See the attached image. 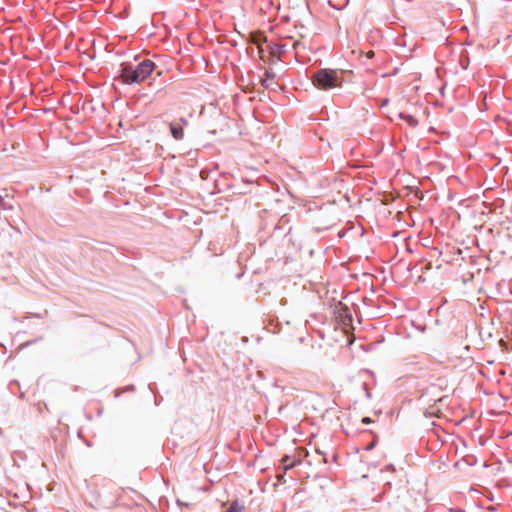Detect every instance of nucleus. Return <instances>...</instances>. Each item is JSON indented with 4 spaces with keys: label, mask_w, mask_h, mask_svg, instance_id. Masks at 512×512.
Here are the masks:
<instances>
[{
    "label": "nucleus",
    "mask_w": 512,
    "mask_h": 512,
    "mask_svg": "<svg viewBox=\"0 0 512 512\" xmlns=\"http://www.w3.org/2000/svg\"><path fill=\"white\" fill-rule=\"evenodd\" d=\"M170 131L175 140H182L184 138V129L182 125L170 123Z\"/></svg>",
    "instance_id": "3"
},
{
    "label": "nucleus",
    "mask_w": 512,
    "mask_h": 512,
    "mask_svg": "<svg viewBox=\"0 0 512 512\" xmlns=\"http://www.w3.org/2000/svg\"><path fill=\"white\" fill-rule=\"evenodd\" d=\"M266 41V39L261 35V34H257V35H253L252 36V41L257 44V47H258V50H259V53L261 54L263 52V47L261 45V41Z\"/></svg>",
    "instance_id": "6"
},
{
    "label": "nucleus",
    "mask_w": 512,
    "mask_h": 512,
    "mask_svg": "<svg viewBox=\"0 0 512 512\" xmlns=\"http://www.w3.org/2000/svg\"><path fill=\"white\" fill-rule=\"evenodd\" d=\"M346 318H347V322H351V317L346 315Z\"/></svg>",
    "instance_id": "14"
},
{
    "label": "nucleus",
    "mask_w": 512,
    "mask_h": 512,
    "mask_svg": "<svg viewBox=\"0 0 512 512\" xmlns=\"http://www.w3.org/2000/svg\"><path fill=\"white\" fill-rule=\"evenodd\" d=\"M155 68L154 62L144 60L137 67L125 66L121 72V78L125 84L141 83L146 80Z\"/></svg>",
    "instance_id": "1"
},
{
    "label": "nucleus",
    "mask_w": 512,
    "mask_h": 512,
    "mask_svg": "<svg viewBox=\"0 0 512 512\" xmlns=\"http://www.w3.org/2000/svg\"><path fill=\"white\" fill-rule=\"evenodd\" d=\"M366 57L371 59L374 57V51L373 50H369L368 52H366Z\"/></svg>",
    "instance_id": "10"
},
{
    "label": "nucleus",
    "mask_w": 512,
    "mask_h": 512,
    "mask_svg": "<svg viewBox=\"0 0 512 512\" xmlns=\"http://www.w3.org/2000/svg\"><path fill=\"white\" fill-rule=\"evenodd\" d=\"M181 123H182L183 125H188V121H187L186 119H181Z\"/></svg>",
    "instance_id": "13"
},
{
    "label": "nucleus",
    "mask_w": 512,
    "mask_h": 512,
    "mask_svg": "<svg viewBox=\"0 0 512 512\" xmlns=\"http://www.w3.org/2000/svg\"><path fill=\"white\" fill-rule=\"evenodd\" d=\"M371 422H372V420H371V418H369V417H364V418L362 419V423H364V424H370Z\"/></svg>",
    "instance_id": "11"
},
{
    "label": "nucleus",
    "mask_w": 512,
    "mask_h": 512,
    "mask_svg": "<svg viewBox=\"0 0 512 512\" xmlns=\"http://www.w3.org/2000/svg\"><path fill=\"white\" fill-rule=\"evenodd\" d=\"M241 510L242 508L236 502H234L225 512H241Z\"/></svg>",
    "instance_id": "8"
},
{
    "label": "nucleus",
    "mask_w": 512,
    "mask_h": 512,
    "mask_svg": "<svg viewBox=\"0 0 512 512\" xmlns=\"http://www.w3.org/2000/svg\"><path fill=\"white\" fill-rule=\"evenodd\" d=\"M400 118L403 119L410 127H415L418 124V120L412 115L400 113Z\"/></svg>",
    "instance_id": "5"
},
{
    "label": "nucleus",
    "mask_w": 512,
    "mask_h": 512,
    "mask_svg": "<svg viewBox=\"0 0 512 512\" xmlns=\"http://www.w3.org/2000/svg\"><path fill=\"white\" fill-rule=\"evenodd\" d=\"M299 46H301V43H300V42H298V41L294 42V44H293V48H294L295 50H297V48H298Z\"/></svg>",
    "instance_id": "12"
},
{
    "label": "nucleus",
    "mask_w": 512,
    "mask_h": 512,
    "mask_svg": "<svg viewBox=\"0 0 512 512\" xmlns=\"http://www.w3.org/2000/svg\"><path fill=\"white\" fill-rule=\"evenodd\" d=\"M275 49H276V50H274V48H271V50H272L271 52H272L273 54H276V53H277V54H278V56H280V55H281V53H282V52H283V50H284V46H276V47H275Z\"/></svg>",
    "instance_id": "9"
},
{
    "label": "nucleus",
    "mask_w": 512,
    "mask_h": 512,
    "mask_svg": "<svg viewBox=\"0 0 512 512\" xmlns=\"http://www.w3.org/2000/svg\"><path fill=\"white\" fill-rule=\"evenodd\" d=\"M3 202V197L0 195V204Z\"/></svg>",
    "instance_id": "15"
},
{
    "label": "nucleus",
    "mask_w": 512,
    "mask_h": 512,
    "mask_svg": "<svg viewBox=\"0 0 512 512\" xmlns=\"http://www.w3.org/2000/svg\"><path fill=\"white\" fill-rule=\"evenodd\" d=\"M312 82L318 89L328 90L340 87L343 77L342 73L337 70L321 69L312 76Z\"/></svg>",
    "instance_id": "2"
},
{
    "label": "nucleus",
    "mask_w": 512,
    "mask_h": 512,
    "mask_svg": "<svg viewBox=\"0 0 512 512\" xmlns=\"http://www.w3.org/2000/svg\"><path fill=\"white\" fill-rule=\"evenodd\" d=\"M282 463H283L285 470L290 469V468L294 467V465H295V462L293 460H291V458L289 456L283 457Z\"/></svg>",
    "instance_id": "7"
},
{
    "label": "nucleus",
    "mask_w": 512,
    "mask_h": 512,
    "mask_svg": "<svg viewBox=\"0 0 512 512\" xmlns=\"http://www.w3.org/2000/svg\"><path fill=\"white\" fill-rule=\"evenodd\" d=\"M275 73L272 71H266L264 78L262 79V85L266 88H270L274 84Z\"/></svg>",
    "instance_id": "4"
}]
</instances>
